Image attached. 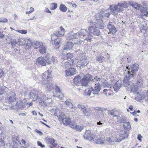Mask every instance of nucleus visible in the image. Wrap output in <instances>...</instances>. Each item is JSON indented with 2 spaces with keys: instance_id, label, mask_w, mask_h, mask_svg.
Masks as SVG:
<instances>
[{
  "instance_id": "58836bf2",
  "label": "nucleus",
  "mask_w": 148,
  "mask_h": 148,
  "mask_svg": "<svg viewBox=\"0 0 148 148\" xmlns=\"http://www.w3.org/2000/svg\"><path fill=\"white\" fill-rule=\"evenodd\" d=\"M60 10L63 12H66L67 10V8L63 4H61L60 6Z\"/></svg>"
},
{
  "instance_id": "f8f14e48",
  "label": "nucleus",
  "mask_w": 148,
  "mask_h": 148,
  "mask_svg": "<svg viewBox=\"0 0 148 148\" xmlns=\"http://www.w3.org/2000/svg\"><path fill=\"white\" fill-rule=\"evenodd\" d=\"M133 78V75L131 74L130 72H127V74L125 76L123 79V85L125 87H127V89L129 88V86L130 85V83H132L130 82L128 80L130 79Z\"/></svg>"
},
{
  "instance_id": "7c9ffc66",
  "label": "nucleus",
  "mask_w": 148,
  "mask_h": 148,
  "mask_svg": "<svg viewBox=\"0 0 148 148\" xmlns=\"http://www.w3.org/2000/svg\"><path fill=\"white\" fill-rule=\"evenodd\" d=\"M70 121L71 119L69 117L66 116L65 118L64 119H63L62 121L64 125H67L69 124Z\"/></svg>"
},
{
  "instance_id": "c03bdc74",
  "label": "nucleus",
  "mask_w": 148,
  "mask_h": 148,
  "mask_svg": "<svg viewBox=\"0 0 148 148\" xmlns=\"http://www.w3.org/2000/svg\"><path fill=\"white\" fill-rule=\"evenodd\" d=\"M39 99L40 101L39 102V103H40L46 99H49L46 97L45 95H43L41 97H39Z\"/></svg>"
},
{
  "instance_id": "b1692460",
  "label": "nucleus",
  "mask_w": 148,
  "mask_h": 148,
  "mask_svg": "<svg viewBox=\"0 0 148 148\" xmlns=\"http://www.w3.org/2000/svg\"><path fill=\"white\" fill-rule=\"evenodd\" d=\"M101 89V86L99 83L95 84L94 88L92 90L94 94H98L99 92Z\"/></svg>"
},
{
  "instance_id": "f3484780",
  "label": "nucleus",
  "mask_w": 148,
  "mask_h": 148,
  "mask_svg": "<svg viewBox=\"0 0 148 148\" xmlns=\"http://www.w3.org/2000/svg\"><path fill=\"white\" fill-rule=\"evenodd\" d=\"M49 59L47 58L46 60L43 57H39L38 58L37 60V62L38 64H41L42 66H45L46 65V62H47L48 64L51 63L50 61H49Z\"/></svg>"
},
{
  "instance_id": "a211bd4d",
  "label": "nucleus",
  "mask_w": 148,
  "mask_h": 148,
  "mask_svg": "<svg viewBox=\"0 0 148 148\" xmlns=\"http://www.w3.org/2000/svg\"><path fill=\"white\" fill-rule=\"evenodd\" d=\"M53 96L62 99L63 97V94L60 92L59 88L56 87L55 91L53 92Z\"/></svg>"
},
{
  "instance_id": "4468645a",
  "label": "nucleus",
  "mask_w": 148,
  "mask_h": 148,
  "mask_svg": "<svg viewBox=\"0 0 148 148\" xmlns=\"http://www.w3.org/2000/svg\"><path fill=\"white\" fill-rule=\"evenodd\" d=\"M83 136L84 138L86 140L93 141L95 137V135L91 134L90 130H88L86 131Z\"/></svg>"
},
{
  "instance_id": "412c9836",
  "label": "nucleus",
  "mask_w": 148,
  "mask_h": 148,
  "mask_svg": "<svg viewBox=\"0 0 148 148\" xmlns=\"http://www.w3.org/2000/svg\"><path fill=\"white\" fill-rule=\"evenodd\" d=\"M138 89V88L137 87V86L135 85L134 84L131 83L130 85L129 86V88L127 90L128 91H130L131 92H133V93H136L137 92V90Z\"/></svg>"
},
{
  "instance_id": "603ef678",
  "label": "nucleus",
  "mask_w": 148,
  "mask_h": 148,
  "mask_svg": "<svg viewBox=\"0 0 148 148\" xmlns=\"http://www.w3.org/2000/svg\"><path fill=\"white\" fill-rule=\"evenodd\" d=\"M60 43V39L59 38H57L55 40L54 44L56 46L58 45Z\"/></svg>"
},
{
  "instance_id": "f03ea898",
  "label": "nucleus",
  "mask_w": 148,
  "mask_h": 148,
  "mask_svg": "<svg viewBox=\"0 0 148 148\" xmlns=\"http://www.w3.org/2000/svg\"><path fill=\"white\" fill-rule=\"evenodd\" d=\"M128 5V4L125 1L121 2L117 5H110L109 8V9L110 10V12H106L105 13L104 15L107 18L109 17L111 14L114 16H116L119 12L123 11L124 8H127Z\"/></svg>"
},
{
  "instance_id": "e433bc0d",
  "label": "nucleus",
  "mask_w": 148,
  "mask_h": 148,
  "mask_svg": "<svg viewBox=\"0 0 148 148\" xmlns=\"http://www.w3.org/2000/svg\"><path fill=\"white\" fill-rule=\"evenodd\" d=\"M39 51L42 54L45 53H46V47L43 45H41L40 47Z\"/></svg>"
},
{
  "instance_id": "20e7f679",
  "label": "nucleus",
  "mask_w": 148,
  "mask_h": 148,
  "mask_svg": "<svg viewBox=\"0 0 148 148\" xmlns=\"http://www.w3.org/2000/svg\"><path fill=\"white\" fill-rule=\"evenodd\" d=\"M51 74L49 72L48 70H47L46 72H45L43 73L42 76V83L43 85L45 84L46 85V88L48 91H51L54 88V86L53 85L52 82V80L50 81L49 82V81L46 82V83L45 82H43V81H45L46 79H48L51 76Z\"/></svg>"
},
{
  "instance_id": "a19ab883",
  "label": "nucleus",
  "mask_w": 148,
  "mask_h": 148,
  "mask_svg": "<svg viewBox=\"0 0 148 148\" xmlns=\"http://www.w3.org/2000/svg\"><path fill=\"white\" fill-rule=\"evenodd\" d=\"M9 44H11L12 45V47L14 48L17 45H18L17 42L14 40L11 39L10 40V42Z\"/></svg>"
},
{
  "instance_id": "c756f323",
  "label": "nucleus",
  "mask_w": 148,
  "mask_h": 148,
  "mask_svg": "<svg viewBox=\"0 0 148 148\" xmlns=\"http://www.w3.org/2000/svg\"><path fill=\"white\" fill-rule=\"evenodd\" d=\"M82 111L85 115L88 116H90L91 114L90 112L89 109L87 107Z\"/></svg>"
},
{
  "instance_id": "5fc2aeb1",
  "label": "nucleus",
  "mask_w": 148,
  "mask_h": 148,
  "mask_svg": "<svg viewBox=\"0 0 148 148\" xmlns=\"http://www.w3.org/2000/svg\"><path fill=\"white\" fill-rule=\"evenodd\" d=\"M49 140L50 142L54 146H56L57 145V144L54 143L55 140L54 139L51 138L49 139Z\"/></svg>"
},
{
  "instance_id": "680f3d73",
  "label": "nucleus",
  "mask_w": 148,
  "mask_h": 148,
  "mask_svg": "<svg viewBox=\"0 0 148 148\" xmlns=\"http://www.w3.org/2000/svg\"><path fill=\"white\" fill-rule=\"evenodd\" d=\"M44 12L48 13H51V11L49 10L47 8H45Z\"/></svg>"
},
{
  "instance_id": "2f4dec72",
  "label": "nucleus",
  "mask_w": 148,
  "mask_h": 148,
  "mask_svg": "<svg viewBox=\"0 0 148 148\" xmlns=\"http://www.w3.org/2000/svg\"><path fill=\"white\" fill-rule=\"evenodd\" d=\"M124 129L126 130H130L131 126L129 122H127L124 123L123 125Z\"/></svg>"
},
{
  "instance_id": "de8ad7c7",
  "label": "nucleus",
  "mask_w": 148,
  "mask_h": 148,
  "mask_svg": "<svg viewBox=\"0 0 148 148\" xmlns=\"http://www.w3.org/2000/svg\"><path fill=\"white\" fill-rule=\"evenodd\" d=\"M66 105L68 106L70 108H74L73 107V105L72 103L66 100L65 102Z\"/></svg>"
},
{
  "instance_id": "052dcab7",
  "label": "nucleus",
  "mask_w": 148,
  "mask_h": 148,
  "mask_svg": "<svg viewBox=\"0 0 148 148\" xmlns=\"http://www.w3.org/2000/svg\"><path fill=\"white\" fill-rule=\"evenodd\" d=\"M34 131L37 132L40 136H41L42 135V133L40 131L38 130L37 129H35L34 130Z\"/></svg>"
},
{
  "instance_id": "8fccbe9b",
  "label": "nucleus",
  "mask_w": 148,
  "mask_h": 148,
  "mask_svg": "<svg viewBox=\"0 0 148 148\" xmlns=\"http://www.w3.org/2000/svg\"><path fill=\"white\" fill-rule=\"evenodd\" d=\"M66 116L63 113H61L58 116L59 119H61L62 121L66 117Z\"/></svg>"
},
{
  "instance_id": "f704fd0d",
  "label": "nucleus",
  "mask_w": 148,
  "mask_h": 148,
  "mask_svg": "<svg viewBox=\"0 0 148 148\" xmlns=\"http://www.w3.org/2000/svg\"><path fill=\"white\" fill-rule=\"evenodd\" d=\"M147 29V27L146 24L143 25H141L140 27V31L142 33H145L146 32Z\"/></svg>"
},
{
  "instance_id": "e2e57ef3",
  "label": "nucleus",
  "mask_w": 148,
  "mask_h": 148,
  "mask_svg": "<svg viewBox=\"0 0 148 148\" xmlns=\"http://www.w3.org/2000/svg\"><path fill=\"white\" fill-rule=\"evenodd\" d=\"M37 144H38V145L41 146L42 147H44L45 146L44 145H42V144L39 141H37Z\"/></svg>"
},
{
  "instance_id": "338daca9",
  "label": "nucleus",
  "mask_w": 148,
  "mask_h": 148,
  "mask_svg": "<svg viewBox=\"0 0 148 148\" xmlns=\"http://www.w3.org/2000/svg\"><path fill=\"white\" fill-rule=\"evenodd\" d=\"M107 141L109 143L112 142H113V140L110 138H107L106 139Z\"/></svg>"
},
{
  "instance_id": "37998d69",
  "label": "nucleus",
  "mask_w": 148,
  "mask_h": 148,
  "mask_svg": "<svg viewBox=\"0 0 148 148\" xmlns=\"http://www.w3.org/2000/svg\"><path fill=\"white\" fill-rule=\"evenodd\" d=\"M75 127V130L78 132H81L84 129V127L83 126L80 125H76Z\"/></svg>"
},
{
  "instance_id": "6ab92c4d",
  "label": "nucleus",
  "mask_w": 148,
  "mask_h": 148,
  "mask_svg": "<svg viewBox=\"0 0 148 148\" xmlns=\"http://www.w3.org/2000/svg\"><path fill=\"white\" fill-rule=\"evenodd\" d=\"M72 61L69 60L66 61H62V66L65 70L72 67Z\"/></svg>"
},
{
  "instance_id": "0eeeda50",
  "label": "nucleus",
  "mask_w": 148,
  "mask_h": 148,
  "mask_svg": "<svg viewBox=\"0 0 148 148\" xmlns=\"http://www.w3.org/2000/svg\"><path fill=\"white\" fill-rule=\"evenodd\" d=\"M27 104L26 99H23L18 101L15 106H13V105H11V108L12 109L16 110H18L19 109L22 110L25 107L26 105Z\"/></svg>"
},
{
  "instance_id": "13d9d810",
  "label": "nucleus",
  "mask_w": 148,
  "mask_h": 148,
  "mask_svg": "<svg viewBox=\"0 0 148 148\" xmlns=\"http://www.w3.org/2000/svg\"><path fill=\"white\" fill-rule=\"evenodd\" d=\"M16 32L23 34H26L27 32V30H16Z\"/></svg>"
},
{
  "instance_id": "774afa93",
  "label": "nucleus",
  "mask_w": 148,
  "mask_h": 148,
  "mask_svg": "<svg viewBox=\"0 0 148 148\" xmlns=\"http://www.w3.org/2000/svg\"><path fill=\"white\" fill-rule=\"evenodd\" d=\"M3 32H0V37L2 38H3L4 35L3 34Z\"/></svg>"
},
{
  "instance_id": "423d86ee",
  "label": "nucleus",
  "mask_w": 148,
  "mask_h": 148,
  "mask_svg": "<svg viewBox=\"0 0 148 148\" xmlns=\"http://www.w3.org/2000/svg\"><path fill=\"white\" fill-rule=\"evenodd\" d=\"M135 99L137 101H139L145 100L148 103V89L147 90H141L137 92Z\"/></svg>"
},
{
  "instance_id": "c9c22d12",
  "label": "nucleus",
  "mask_w": 148,
  "mask_h": 148,
  "mask_svg": "<svg viewBox=\"0 0 148 148\" xmlns=\"http://www.w3.org/2000/svg\"><path fill=\"white\" fill-rule=\"evenodd\" d=\"M11 143H7L6 145H5L4 141L1 138L0 139V145L1 146H5V147H10Z\"/></svg>"
},
{
  "instance_id": "6e6552de",
  "label": "nucleus",
  "mask_w": 148,
  "mask_h": 148,
  "mask_svg": "<svg viewBox=\"0 0 148 148\" xmlns=\"http://www.w3.org/2000/svg\"><path fill=\"white\" fill-rule=\"evenodd\" d=\"M68 37H69L67 38V40H68L70 41L67 42L66 44L63 47V51L71 49L74 45V44H76L79 45L81 44L82 41H79L78 42H75L74 41H75L73 42V40L75 39V38L74 39L73 38H71V40H69V39H68Z\"/></svg>"
},
{
  "instance_id": "ea45409f",
  "label": "nucleus",
  "mask_w": 148,
  "mask_h": 148,
  "mask_svg": "<svg viewBox=\"0 0 148 148\" xmlns=\"http://www.w3.org/2000/svg\"><path fill=\"white\" fill-rule=\"evenodd\" d=\"M18 42L20 45H25L26 40L25 38H21L18 40Z\"/></svg>"
},
{
  "instance_id": "9b49d317",
  "label": "nucleus",
  "mask_w": 148,
  "mask_h": 148,
  "mask_svg": "<svg viewBox=\"0 0 148 148\" xmlns=\"http://www.w3.org/2000/svg\"><path fill=\"white\" fill-rule=\"evenodd\" d=\"M87 33V31L85 29H82L79 32H77L76 33H71L70 34L68 38V39L71 40V38L77 39L79 38L82 35L83 36H85Z\"/></svg>"
},
{
  "instance_id": "a18cd8bd",
  "label": "nucleus",
  "mask_w": 148,
  "mask_h": 148,
  "mask_svg": "<svg viewBox=\"0 0 148 148\" xmlns=\"http://www.w3.org/2000/svg\"><path fill=\"white\" fill-rule=\"evenodd\" d=\"M87 36H88V37L84 40V42H86V41L90 42L92 39V35L90 33H88Z\"/></svg>"
},
{
  "instance_id": "473e14b6",
  "label": "nucleus",
  "mask_w": 148,
  "mask_h": 148,
  "mask_svg": "<svg viewBox=\"0 0 148 148\" xmlns=\"http://www.w3.org/2000/svg\"><path fill=\"white\" fill-rule=\"evenodd\" d=\"M87 107V106L86 104L82 103H79L77 105V108L81 110L82 111H83Z\"/></svg>"
},
{
  "instance_id": "bb28decb",
  "label": "nucleus",
  "mask_w": 148,
  "mask_h": 148,
  "mask_svg": "<svg viewBox=\"0 0 148 148\" xmlns=\"http://www.w3.org/2000/svg\"><path fill=\"white\" fill-rule=\"evenodd\" d=\"M129 4L131 6L136 9L138 8H141V5L138 3L133 1H131L129 3Z\"/></svg>"
},
{
  "instance_id": "4d7b16f0",
  "label": "nucleus",
  "mask_w": 148,
  "mask_h": 148,
  "mask_svg": "<svg viewBox=\"0 0 148 148\" xmlns=\"http://www.w3.org/2000/svg\"><path fill=\"white\" fill-rule=\"evenodd\" d=\"M119 121L120 123H125L127 122L126 119L123 118H121L120 120Z\"/></svg>"
},
{
  "instance_id": "ddd939ff",
  "label": "nucleus",
  "mask_w": 148,
  "mask_h": 148,
  "mask_svg": "<svg viewBox=\"0 0 148 148\" xmlns=\"http://www.w3.org/2000/svg\"><path fill=\"white\" fill-rule=\"evenodd\" d=\"M40 42L37 41L32 42L29 39H28L27 40L26 45V48L27 49L29 48L30 47L32 46L35 49H37L41 46Z\"/></svg>"
},
{
  "instance_id": "6e6d98bb",
  "label": "nucleus",
  "mask_w": 148,
  "mask_h": 148,
  "mask_svg": "<svg viewBox=\"0 0 148 148\" xmlns=\"http://www.w3.org/2000/svg\"><path fill=\"white\" fill-rule=\"evenodd\" d=\"M49 59V61H50L51 62H52L53 64H54L55 62H56L55 58L53 56H52L51 59Z\"/></svg>"
},
{
  "instance_id": "864d4df0",
  "label": "nucleus",
  "mask_w": 148,
  "mask_h": 148,
  "mask_svg": "<svg viewBox=\"0 0 148 148\" xmlns=\"http://www.w3.org/2000/svg\"><path fill=\"white\" fill-rule=\"evenodd\" d=\"M128 135H126V136L125 137V136H123L120 139H117L116 140V142H119L121 140H123L125 138H127L128 137Z\"/></svg>"
},
{
  "instance_id": "49530a36",
  "label": "nucleus",
  "mask_w": 148,
  "mask_h": 148,
  "mask_svg": "<svg viewBox=\"0 0 148 148\" xmlns=\"http://www.w3.org/2000/svg\"><path fill=\"white\" fill-rule=\"evenodd\" d=\"M92 89L91 87H89V88L86 89L85 90V92L87 93V95L89 96L91 93L92 91Z\"/></svg>"
},
{
  "instance_id": "aec40b11",
  "label": "nucleus",
  "mask_w": 148,
  "mask_h": 148,
  "mask_svg": "<svg viewBox=\"0 0 148 148\" xmlns=\"http://www.w3.org/2000/svg\"><path fill=\"white\" fill-rule=\"evenodd\" d=\"M66 72L65 75L66 76H71L73 75L75 73L76 71L75 68H69L65 70Z\"/></svg>"
},
{
  "instance_id": "7ed1b4c3",
  "label": "nucleus",
  "mask_w": 148,
  "mask_h": 148,
  "mask_svg": "<svg viewBox=\"0 0 148 148\" xmlns=\"http://www.w3.org/2000/svg\"><path fill=\"white\" fill-rule=\"evenodd\" d=\"M92 79L90 75L87 74L85 75L84 74L82 73L74 78V82L76 85H79L81 84V85L85 86H87L89 81Z\"/></svg>"
},
{
  "instance_id": "39448f33",
  "label": "nucleus",
  "mask_w": 148,
  "mask_h": 148,
  "mask_svg": "<svg viewBox=\"0 0 148 148\" xmlns=\"http://www.w3.org/2000/svg\"><path fill=\"white\" fill-rule=\"evenodd\" d=\"M77 52L80 53L77 55V58L79 60L77 63V65L82 67L86 66L88 63L89 60L85 56V53L80 50Z\"/></svg>"
},
{
  "instance_id": "1a4fd4ad",
  "label": "nucleus",
  "mask_w": 148,
  "mask_h": 148,
  "mask_svg": "<svg viewBox=\"0 0 148 148\" xmlns=\"http://www.w3.org/2000/svg\"><path fill=\"white\" fill-rule=\"evenodd\" d=\"M103 86L105 87L109 88L112 87L115 91L117 92L121 86V81H118L114 86L108 82H104L103 83Z\"/></svg>"
},
{
  "instance_id": "cd10ccee",
  "label": "nucleus",
  "mask_w": 148,
  "mask_h": 148,
  "mask_svg": "<svg viewBox=\"0 0 148 148\" xmlns=\"http://www.w3.org/2000/svg\"><path fill=\"white\" fill-rule=\"evenodd\" d=\"M8 88L6 87L3 86L0 88V95L5 94L6 92H8Z\"/></svg>"
},
{
  "instance_id": "393cba45",
  "label": "nucleus",
  "mask_w": 148,
  "mask_h": 148,
  "mask_svg": "<svg viewBox=\"0 0 148 148\" xmlns=\"http://www.w3.org/2000/svg\"><path fill=\"white\" fill-rule=\"evenodd\" d=\"M73 55L72 53H67L66 54L62 56V59L63 60V61H65L66 60H71V58L73 57Z\"/></svg>"
},
{
  "instance_id": "3c124183",
  "label": "nucleus",
  "mask_w": 148,
  "mask_h": 148,
  "mask_svg": "<svg viewBox=\"0 0 148 148\" xmlns=\"http://www.w3.org/2000/svg\"><path fill=\"white\" fill-rule=\"evenodd\" d=\"M108 114L112 115L113 117L117 116L114 110H112L108 111Z\"/></svg>"
},
{
  "instance_id": "4be33fe9",
  "label": "nucleus",
  "mask_w": 148,
  "mask_h": 148,
  "mask_svg": "<svg viewBox=\"0 0 148 148\" xmlns=\"http://www.w3.org/2000/svg\"><path fill=\"white\" fill-rule=\"evenodd\" d=\"M30 98L33 101L36 100L38 98V95L37 91L34 90L32 91L30 93Z\"/></svg>"
},
{
  "instance_id": "09e8293b",
  "label": "nucleus",
  "mask_w": 148,
  "mask_h": 148,
  "mask_svg": "<svg viewBox=\"0 0 148 148\" xmlns=\"http://www.w3.org/2000/svg\"><path fill=\"white\" fill-rule=\"evenodd\" d=\"M50 9L51 10H55L57 7V4L56 3H52L50 5Z\"/></svg>"
},
{
  "instance_id": "c85d7f7f",
  "label": "nucleus",
  "mask_w": 148,
  "mask_h": 148,
  "mask_svg": "<svg viewBox=\"0 0 148 148\" xmlns=\"http://www.w3.org/2000/svg\"><path fill=\"white\" fill-rule=\"evenodd\" d=\"M95 139L97 141V143L102 144L104 143V140L100 137V135H98L96 137L95 136Z\"/></svg>"
},
{
  "instance_id": "9d476101",
  "label": "nucleus",
  "mask_w": 148,
  "mask_h": 148,
  "mask_svg": "<svg viewBox=\"0 0 148 148\" xmlns=\"http://www.w3.org/2000/svg\"><path fill=\"white\" fill-rule=\"evenodd\" d=\"M16 99V94L13 92L9 91L6 94L5 101L6 102L10 103Z\"/></svg>"
},
{
  "instance_id": "bf43d9fd",
  "label": "nucleus",
  "mask_w": 148,
  "mask_h": 148,
  "mask_svg": "<svg viewBox=\"0 0 148 148\" xmlns=\"http://www.w3.org/2000/svg\"><path fill=\"white\" fill-rule=\"evenodd\" d=\"M0 23H6L8 21V20L6 18H4L3 19H1L0 20Z\"/></svg>"
},
{
  "instance_id": "5701e85b",
  "label": "nucleus",
  "mask_w": 148,
  "mask_h": 148,
  "mask_svg": "<svg viewBox=\"0 0 148 148\" xmlns=\"http://www.w3.org/2000/svg\"><path fill=\"white\" fill-rule=\"evenodd\" d=\"M112 24V23L110 22L107 25V27L109 30L108 34L110 33L112 34H114L116 32V29L114 26Z\"/></svg>"
},
{
  "instance_id": "a878e982",
  "label": "nucleus",
  "mask_w": 148,
  "mask_h": 148,
  "mask_svg": "<svg viewBox=\"0 0 148 148\" xmlns=\"http://www.w3.org/2000/svg\"><path fill=\"white\" fill-rule=\"evenodd\" d=\"M141 8H140V9L142 14L143 16H147L148 14V11L146 8L143 7L141 5Z\"/></svg>"
},
{
  "instance_id": "72a5a7b5",
  "label": "nucleus",
  "mask_w": 148,
  "mask_h": 148,
  "mask_svg": "<svg viewBox=\"0 0 148 148\" xmlns=\"http://www.w3.org/2000/svg\"><path fill=\"white\" fill-rule=\"evenodd\" d=\"M104 59V57L101 55H99L96 58V60L100 63H102Z\"/></svg>"
},
{
  "instance_id": "f257e3e1",
  "label": "nucleus",
  "mask_w": 148,
  "mask_h": 148,
  "mask_svg": "<svg viewBox=\"0 0 148 148\" xmlns=\"http://www.w3.org/2000/svg\"><path fill=\"white\" fill-rule=\"evenodd\" d=\"M95 19L90 21V26L88 27V29L92 34L98 36L100 34L99 29H103L104 27L105 24L102 20L103 17L101 14H97L95 15Z\"/></svg>"
},
{
  "instance_id": "69168bd1",
  "label": "nucleus",
  "mask_w": 148,
  "mask_h": 148,
  "mask_svg": "<svg viewBox=\"0 0 148 148\" xmlns=\"http://www.w3.org/2000/svg\"><path fill=\"white\" fill-rule=\"evenodd\" d=\"M4 73L2 69H0V77H2L4 75Z\"/></svg>"
},
{
  "instance_id": "79ce46f5",
  "label": "nucleus",
  "mask_w": 148,
  "mask_h": 148,
  "mask_svg": "<svg viewBox=\"0 0 148 148\" xmlns=\"http://www.w3.org/2000/svg\"><path fill=\"white\" fill-rule=\"evenodd\" d=\"M100 78L97 77H94L93 79H91V82L92 83H95V84L97 83H99V82L100 81Z\"/></svg>"
},
{
  "instance_id": "0e129e2a",
  "label": "nucleus",
  "mask_w": 148,
  "mask_h": 148,
  "mask_svg": "<svg viewBox=\"0 0 148 148\" xmlns=\"http://www.w3.org/2000/svg\"><path fill=\"white\" fill-rule=\"evenodd\" d=\"M143 138L142 136H141L140 134H139L138 136L137 139L140 141L141 142L142 140H141V138Z\"/></svg>"
},
{
  "instance_id": "2eb2a0df",
  "label": "nucleus",
  "mask_w": 148,
  "mask_h": 148,
  "mask_svg": "<svg viewBox=\"0 0 148 148\" xmlns=\"http://www.w3.org/2000/svg\"><path fill=\"white\" fill-rule=\"evenodd\" d=\"M128 66L126 67V69H128L127 71H126V70L125 71L126 73H127L128 72H130V71H131V72L132 73L131 74H132L133 75L134 77L136 72L138 71L139 68V65L138 64H133L130 67V68L128 69Z\"/></svg>"
},
{
  "instance_id": "dca6fc26",
  "label": "nucleus",
  "mask_w": 148,
  "mask_h": 148,
  "mask_svg": "<svg viewBox=\"0 0 148 148\" xmlns=\"http://www.w3.org/2000/svg\"><path fill=\"white\" fill-rule=\"evenodd\" d=\"M60 31L56 32L51 35V40H54L53 39V38L55 36L59 37L63 36L64 34L65 33V29L64 28L62 27V26H60Z\"/></svg>"
},
{
  "instance_id": "4c0bfd02",
  "label": "nucleus",
  "mask_w": 148,
  "mask_h": 148,
  "mask_svg": "<svg viewBox=\"0 0 148 148\" xmlns=\"http://www.w3.org/2000/svg\"><path fill=\"white\" fill-rule=\"evenodd\" d=\"M136 85L138 87V88L143 86V81L141 79H139L137 81Z\"/></svg>"
}]
</instances>
